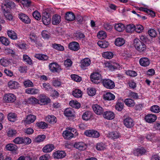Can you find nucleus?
Returning a JSON list of instances; mask_svg holds the SVG:
<instances>
[{
    "label": "nucleus",
    "mask_w": 160,
    "mask_h": 160,
    "mask_svg": "<svg viewBox=\"0 0 160 160\" xmlns=\"http://www.w3.org/2000/svg\"><path fill=\"white\" fill-rule=\"evenodd\" d=\"M134 46L136 49L140 52H143L146 49L145 44L137 38L135 39L134 41Z\"/></svg>",
    "instance_id": "nucleus-1"
},
{
    "label": "nucleus",
    "mask_w": 160,
    "mask_h": 160,
    "mask_svg": "<svg viewBox=\"0 0 160 160\" xmlns=\"http://www.w3.org/2000/svg\"><path fill=\"white\" fill-rule=\"evenodd\" d=\"M5 3L2 4V8L3 11H9L10 9L14 8L15 5L14 2L9 0H4Z\"/></svg>",
    "instance_id": "nucleus-2"
},
{
    "label": "nucleus",
    "mask_w": 160,
    "mask_h": 160,
    "mask_svg": "<svg viewBox=\"0 0 160 160\" xmlns=\"http://www.w3.org/2000/svg\"><path fill=\"white\" fill-rule=\"evenodd\" d=\"M102 83L103 86L107 89H112L115 86L114 82L109 79H103Z\"/></svg>",
    "instance_id": "nucleus-3"
},
{
    "label": "nucleus",
    "mask_w": 160,
    "mask_h": 160,
    "mask_svg": "<svg viewBox=\"0 0 160 160\" xmlns=\"http://www.w3.org/2000/svg\"><path fill=\"white\" fill-rule=\"evenodd\" d=\"M51 15L47 11L44 12L42 15V20L43 23L45 25H48L51 22Z\"/></svg>",
    "instance_id": "nucleus-4"
},
{
    "label": "nucleus",
    "mask_w": 160,
    "mask_h": 160,
    "mask_svg": "<svg viewBox=\"0 0 160 160\" xmlns=\"http://www.w3.org/2000/svg\"><path fill=\"white\" fill-rule=\"evenodd\" d=\"M49 67L50 70L53 72H59L61 70L60 66L55 62L50 63Z\"/></svg>",
    "instance_id": "nucleus-5"
},
{
    "label": "nucleus",
    "mask_w": 160,
    "mask_h": 160,
    "mask_svg": "<svg viewBox=\"0 0 160 160\" xmlns=\"http://www.w3.org/2000/svg\"><path fill=\"white\" fill-rule=\"evenodd\" d=\"M80 67L83 70L88 68V67L89 66L91 63V60L88 58H85L81 61Z\"/></svg>",
    "instance_id": "nucleus-6"
},
{
    "label": "nucleus",
    "mask_w": 160,
    "mask_h": 160,
    "mask_svg": "<svg viewBox=\"0 0 160 160\" xmlns=\"http://www.w3.org/2000/svg\"><path fill=\"white\" fill-rule=\"evenodd\" d=\"M90 78L92 82L95 83H98L101 78V76L98 73H94L91 75Z\"/></svg>",
    "instance_id": "nucleus-7"
},
{
    "label": "nucleus",
    "mask_w": 160,
    "mask_h": 160,
    "mask_svg": "<svg viewBox=\"0 0 160 160\" xmlns=\"http://www.w3.org/2000/svg\"><path fill=\"white\" fill-rule=\"evenodd\" d=\"M4 99L6 102H13L16 100L15 95L12 93L7 94L4 96Z\"/></svg>",
    "instance_id": "nucleus-8"
},
{
    "label": "nucleus",
    "mask_w": 160,
    "mask_h": 160,
    "mask_svg": "<svg viewBox=\"0 0 160 160\" xmlns=\"http://www.w3.org/2000/svg\"><path fill=\"white\" fill-rule=\"evenodd\" d=\"M68 46L69 49L74 51H78L80 48L79 43L75 41H72L70 42L69 43Z\"/></svg>",
    "instance_id": "nucleus-9"
},
{
    "label": "nucleus",
    "mask_w": 160,
    "mask_h": 160,
    "mask_svg": "<svg viewBox=\"0 0 160 160\" xmlns=\"http://www.w3.org/2000/svg\"><path fill=\"white\" fill-rule=\"evenodd\" d=\"M18 18L23 22L29 24L31 22V19L29 17L24 13L21 12L18 14Z\"/></svg>",
    "instance_id": "nucleus-10"
},
{
    "label": "nucleus",
    "mask_w": 160,
    "mask_h": 160,
    "mask_svg": "<svg viewBox=\"0 0 160 160\" xmlns=\"http://www.w3.org/2000/svg\"><path fill=\"white\" fill-rule=\"evenodd\" d=\"M124 125L127 128H131L134 125L133 119L131 118L128 117L125 118L123 121Z\"/></svg>",
    "instance_id": "nucleus-11"
},
{
    "label": "nucleus",
    "mask_w": 160,
    "mask_h": 160,
    "mask_svg": "<svg viewBox=\"0 0 160 160\" xmlns=\"http://www.w3.org/2000/svg\"><path fill=\"white\" fill-rule=\"evenodd\" d=\"M92 108L94 112L97 114L100 115L103 113V109L99 105L97 104L93 105Z\"/></svg>",
    "instance_id": "nucleus-12"
},
{
    "label": "nucleus",
    "mask_w": 160,
    "mask_h": 160,
    "mask_svg": "<svg viewBox=\"0 0 160 160\" xmlns=\"http://www.w3.org/2000/svg\"><path fill=\"white\" fill-rule=\"evenodd\" d=\"M74 147L80 150H84L86 149V144L82 142H76L74 145Z\"/></svg>",
    "instance_id": "nucleus-13"
},
{
    "label": "nucleus",
    "mask_w": 160,
    "mask_h": 160,
    "mask_svg": "<svg viewBox=\"0 0 160 160\" xmlns=\"http://www.w3.org/2000/svg\"><path fill=\"white\" fill-rule=\"evenodd\" d=\"M66 155L65 152L63 151H58L53 153V157L56 159L63 158L66 156Z\"/></svg>",
    "instance_id": "nucleus-14"
},
{
    "label": "nucleus",
    "mask_w": 160,
    "mask_h": 160,
    "mask_svg": "<svg viewBox=\"0 0 160 160\" xmlns=\"http://www.w3.org/2000/svg\"><path fill=\"white\" fill-rule=\"evenodd\" d=\"M36 119L35 116L32 115H28L26 118V119L24 121V123L25 124H28L33 122Z\"/></svg>",
    "instance_id": "nucleus-15"
},
{
    "label": "nucleus",
    "mask_w": 160,
    "mask_h": 160,
    "mask_svg": "<svg viewBox=\"0 0 160 160\" xmlns=\"http://www.w3.org/2000/svg\"><path fill=\"white\" fill-rule=\"evenodd\" d=\"M103 117L108 120H112L114 118L115 115L114 113L111 111H106L103 114Z\"/></svg>",
    "instance_id": "nucleus-16"
},
{
    "label": "nucleus",
    "mask_w": 160,
    "mask_h": 160,
    "mask_svg": "<svg viewBox=\"0 0 160 160\" xmlns=\"http://www.w3.org/2000/svg\"><path fill=\"white\" fill-rule=\"evenodd\" d=\"M50 100L49 98L45 96H41L39 100V104L41 105L47 104L50 102Z\"/></svg>",
    "instance_id": "nucleus-17"
},
{
    "label": "nucleus",
    "mask_w": 160,
    "mask_h": 160,
    "mask_svg": "<svg viewBox=\"0 0 160 160\" xmlns=\"http://www.w3.org/2000/svg\"><path fill=\"white\" fill-rule=\"evenodd\" d=\"M145 119L147 122L151 123L155 121L157 119V116L154 114H148L145 116Z\"/></svg>",
    "instance_id": "nucleus-18"
},
{
    "label": "nucleus",
    "mask_w": 160,
    "mask_h": 160,
    "mask_svg": "<svg viewBox=\"0 0 160 160\" xmlns=\"http://www.w3.org/2000/svg\"><path fill=\"white\" fill-rule=\"evenodd\" d=\"M139 63L142 67H147L150 63L149 59L147 58H142L139 60Z\"/></svg>",
    "instance_id": "nucleus-19"
},
{
    "label": "nucleus",
    "mask_w": 160,
    "mask_h": 160,
    "mask_svg": "<svg viewBox=\"0 0 160 160\" xmlns=\"http://www.w3.org/2000/svg\"><path fill=\"white\" fill-rule=\"evenodd\" d=\"M74 134L71 132L65 130L62 133L63 137L65 139H70L74 137Z\"/></svg>",
    "instance_id": "nucleus-20"
},
{
    "label": "nucleus",
    "mask_w": 160,
    "mask_h": 160,
    "mask_svg": "<svg viewBox=\"0 0 160 160\" xmlns=\"http://www.w3.org/2000/svg\"><path fill=\"white\" fill-rule=\"evenodd\" d=\"M54 148V146L52 144L46 145L42 148V151L46 153L51 152Z\"/></svg>",
    "instance_id": "nucleus-21"
},
{
    "label": "nucleus",
    "mask_w": 160,
    "mask_h": 160,
    "mask_svg": "<svg viewBox=\"0 0 160 160\" xmlns=\"http://www.w3.org/2000/svg\"><path fill=\"white\" fill-rule=\"evenodd\" d=\"M64 114L67 117H72L74 116V112L72 108H67L64 111Z\"/></svg>",
    "instance_id": "nucleus-22"
},
{
    "label": "nucleus",
    "mask_w": 160,
    "mask_h": 160,
    "mask_svg": "<svg viewBox=\"0 0 160 160\" xmlns=\"http://www.w3.org/2000/svg\"><path fill=\"white\" fill-rule=\"evenodd\" d=\"M65 19L68 21H71L74 20L75 18V17L73 13L68 12L66 13Z\"/></svg>",
    "instance_id": "nucleus-23"
},
{
    "label": "nucleus",
    "mask_w": 160,
    "mask_h": 160,
    "mask_svg": "<svg viewBox=\"0 0 160 160\" xmlns=\"http://www.w3.org/2000/svg\"><path fill=\"white\" fill-rule=\"evenodd\" d=\"M8 85V87L12 89H16L19 87L18 82L15 81H11L9 82Z\"/></svg>",
    "instance_id": "nucleus-24"
},
{
    "label": "nucleus",
    "mask_w": 160,
    "mask_h": 160,
    "mask_svg": "<svg viewBox=\"0 0 160 160\" xmlns=\"http://www.w3.org/2000/svg\"><path fill=\"white\" fill-rule=\"evenodd\" d=\"M108 137L113 139H114L120 137L121 134L117 132H112L108 134Z\"/></svg>",
    "instance_id": "nucleus-25"
},
{
    "label": "nucleus",
    "mask_w": 160,
    "mask_h": 160,
    "mask_svg": "<svg viewBox=\"0 0 160 160\" xmlns=\"http://www.w3.org/2000/svg\"><path fill=\"white\" fill-rule=\"evenodd\" d=\"M61 21L60 16L55 14L52 18V23L53 25H56L58 24Z\"/></svg>",
    "instance_id": "nucleus-26"
},
{
    "label": "nucleus",
    "mask_w": 160,
    "mask_h": 160,
    "mask_svg": "<svg viewBox=\"0 0 160 160\" xmlns=\"http://www.w3.org/2000/svg\"><path fill=\"white\" fill-rule=\"evenodd\" d=\"M146 152V151L145 149L142 147L137 148L136 150H134V154L135 155L137 156H139V155H142L143 154H144Z\"/></svg>",
    "instance_id": "nucleus-27"
},
{
    "label": "nucleus",
    "mask_w": 160,
    "mask_h": 160,
    "mask_svg": "<svg viewBox=\"0 0 160 160\" xmlns=\"http://www.w3.org/2000/svg\"><path fill=\"white\" fill-rule=\"evenodd\" d=\"M34 57L39 60L43 61H46L48 59V57L47 55L41 54H36Z\"/></svg>",
    "instance_id": "nucleus-28"
},
{
    "label": "nucleus",
    "mask_w": 160,
    "mask_h": 160,
    "mask_svg": "<svg viewBox=\"0 0 160 160\" xmlns=\"http://www.w3.org/2000/svg\"><path fill=\"white\" fill-rule=\"evenodd\" d=\"M125 104L129 107H133L135 104L134 100L131 98H127L124 100Z\"/></svg>",
    "instance_id": "nucleus-29"
},
{
    "label": "nucleus",
    "mask_w": 160,
    "mask_h": 160,
    "mask_svg": "<svg viewBox=\"0 0 160 160\" xmlns=\"http://www.w3.org/2000/svg\"><path fill=\"white\" fill-rule=\"evenodd\" d=\"M46 121L50 124H54L56 122V118L54 116L48 115L46 117Z\"/></svg>",
    "instance_id": "nucleus-30"
},
{
    "label": "nucleus",
    "mask_w": 160,
    "mask_h": 160,
    "mask_svg": "<svg viewBox=\"0 0 160 160\" xmlns=\"http://www.w3.org/2000/svg\"><path fill=\"white\" fill-rule=\"evenodd\" d=\"M103 98L106 100H112L115 99V96L113 94L110 92H107L105 94L103 95Z\"/></svg>",
    "instance_id": "nucleus-31"
},
{
    "label": "nucleus",
    "mask_w": 160,
    "mask_h": 160,
    "mask_svg": "<svg viewBox=\"0 0 160 160\" xmlns=\"http://www.w3.org/2000/svg\"><path fill=\"white\" fill-rule=\"evenodd\" d=\"M72 94L75 98H79L82 97V93L81 90L77 89L72 91Z\"/></svg>",
    "instance_id": "nucleus-32"
},
{
    "label": "nucleus",
    "mask_w": 160,
    "mask_h": 160,
    "mask_svg": "<svg viewBox=\"0 0 160 160\" xmlns=\"http://www.w3.org/2000/svg\"><path fill=\"white\" fill-rule=\"evenodd\" d=\"M125 43V40L122 38H118L115 40V44L118 46L120 47L123 45Z\"/></svg>",
    "instance_id": "nucleus-33"
},
{
    "label": "nucleus",
    "mask_w": 160,
    "mask_h": 160,
    "mask_svg": "<svg viewBox=\"0 0 160 160\" xmlns=\"http://www.w3.org/2000/svg\"><path fill=\"white\" fill-rule=\"evenodd\" d=\"M39 90L38 89L29 88L26 90L25 92L28 94H35L38 93Z\"/></svg>",
    "instance_id": "nucleus-34"
},
{
    "label": "nucleus",
    "mask_w": 160,
    "mask_h": 160,
    "mask_svg": "<svg viewBox=\"0 0 160 160\" xmlns=\"http://www.w3.org/2000/svg\"><path fill=\"white\" fill-rule=\"evenodd\" d=\"M69 105L73 108H79L80 107V104L77 101L72 100L70 102Z\"/></svg>",
    "instance_id": "nucleus-35"
},
{
    "label": "nucleus",
    "mask_w": 160,
    "mask_h": 160,
    "mask_svg": "<svg viewBox=\"0 0 160 160\" xmlns=\"http://www.w3.org/2000/svg\"><path fill=\"white\" fill-rule=\"evenodd\" d=\"M7 34L8 36L12 39L16 40L18 38L16 33L13 31H8Z\"/></svg>",
    "instance_id": "nucleus-36"
},
{
    "label": "nucleus",
    "mask_w": 160,
    "mask_h": 160,
    "mask_svg": "<svg viewBox=\"0 0 160 160\" xmlns=\"http://www.w3.org/2000/svg\"><path fill=\"white\" fill-rule=\"evenodd\" d=\"M92 116V114L90 112L86 111L84 112L82 115V119L86 121H87L90 119Z\"/></svg>",
    "instance_id": "nucleus-37"
},
{
    "label": "nucleus",
    "mask_w": 160,
    "mask_h": 160,
    "mask_svg": "<svg viewBox=\"0 0 160 160\" xmlns=\"http://www.w3.org/2000/svg\"><path fill=\"white\" fill-rule=\"evenodd\" d=\"M114 28L117 31L119 32H121L124 30L125 26L122 24L118 23L115 25Z\"/></svg>",
    "instance_id": "nucleus-38"
},
{
    "label": "nucleus",
    "mask_w": 160,
    "mask_h": 160,
    "mask_svg": "<svg viewBox=\"0 0 160 160\" xmlns=\"http://www.w3.org/2000/svg\"><path fill=\"white\" fill-rule=\"evenodd\" d=\"M8 117V120L11 122H14L17 119V115L14 113H9Z\"/></svg>",
    "instance_id": "nucleus-39"
},
{
    "label": "nucleus",
    "mask_w": 160,
    "mask_h": 160,
    "mask_svg": "<svg viewBox=\"0 0 160 160\" xmlns=\"http://www.w3.org/2000/svg\"><path fill=\"white\" fill-rule=\"evenodd\" d=\"M98 45L101 48H106L108 46V42L105 41H99L98 42Z\"/></svg>",
    "instance_id": "nucleus-40"
},
{
    "label": "nucleus",
    "mask_w": 160,
    "mask_h": 160,
    "mask_svg": "<svg viewBox=\"0 0 160 160\" xmlns=\"http://www.w3.org/2000/svg\"><path fill=\"white\" fill-rule=\"evenodd\" d=\"M6 147L8 150L12 151H16L17 149L16 145L11 143L7 145Z\"/></svg>",
    "instance_id": "nucleus-41"
},
{
    "label": "nucleus",
    "mask_w": 160,
    "mask_h": 160,
    "mask_svg": "<svg viewBox=\"0 0 160 160\" xmlns=\"http://www.w3.org/2000/svg\"><path fill=\"white\" fill-rule=\"evenodd\" d=\"M102 55V57L104 58L110 59L113 57V55L111 52H103Z\"/></svg>",
    "instance_id": "nucleus-42"
},
{
    "label": "nucleus",
    "mask_w": 160,
    "mask_h": 160,
    "mask_svg": "<svg viewBox=\"0 0 160 160\" xmlns=\"http://www.w3.org/2000/svg\"><path fill=\"white\" fill-rule=\"evenodd\" d=\"M125 29L128 32H132L135 30V25L132 24L127 25L126 26Z\"/></svg>",
    "instance_id": "nucleus-43"
},
{
    "label": "nucleus",
    "mask_w": 160,
    "mask_h": 160,
    "mask_svg": "<svg viewBox=\"0 0 160 160\" xmlns=\"http://www.w3.org/2000/svg\"><path fill=\"white\" fill-rule=\"evenodd\" d=\"M52 47L58 51H63L64 50L63 46L60 44H52Z\"/></svg>",
    "instance_id": "nucleus-44"
},
{
    "label": "nucleus",
    "mask_w": 160,
    "mask_h": 160,
    "mask_svg": "<svg viewBox=\"0 0 160 160\" xmlns=\"http://www.w3.org/2000/svg\"><path fill=\"white\" fill-rule=\"evenodd\" d=\"M106 146L102 142H100L97 144L96 148L98 151L103 150L106 149Z\"/></svg>",
    "instance_id": "nucleus-45"
},
{
    "label": "nucleus",
    "mask_w": 160,
    "mask_h": 160,
    "mask_svg": "<svg viewBox=\"0 0 160 160\" xmlns=\"http://www.w3.org/2000/svg\"><path fill=\"white\" fill-rule=\"evenodd\" d=\"M0 63L3 66L6 67L9 65L11 62L8 59L2 58L0 60Z\"/></svg>",
    "instance_id": "nucleus-46"
},
{
    "label": "nucleus",
    "mask_w": 160,
    "mask_h": 160,
    "mask_svg": "<svg viewBox=\"0 0 160 160\" xmlns=\"http://www.w3.org/2000/svg\"><path fill=\"white\" fill-rule=\"evenodd\" d=\"M36 125L39 128L42 129L46 128L48 127L47 124L46 122H38L36 123Z\"/></svg>",
    "instance_id": "nucleus-47"
},
{
    "label": "nucleus",
    "mask_w": 160,
    "mask_h": 160,
    "mask_svg": "<svg viewBox=\"0 0 160 160\" xmlns=\"http://www.w3.org/2000/svg\"><path fill=\"white\" fill-rule=\"evenodd\" d=\"M29 38L31 40V41L37 44V35L34 33L31 32L29 34Z\"/></svg>",
    "instance_id": "nucleus-48"
},
{
    "label": "nucleus",
    "mask_w": 160,
    "mask_h": 160,
    "mask_svg": "<svg viewBox=\"0 0 160 160\" xmlns=\"http://www.w3.org/2000/svg\"><path fill=\"white\" fill-rule=\"evenodd\" d=\"M0 41L5 46H8L10 44V42L8 40L4 37H0Z\"/></svg>",
    "instance_id": "nucleus-49"
},
{
    "label": "nucleus",
    "mask_w": 160,
    "mask_h": 160,
    "mask_svg": "<svg viewBox=\"0 0 160 160\" xmlns=\"http://www.w3.org/2000/svg\"><path fill=\"white\" fill-rule=\"evenodd\" d=\"M13 142L17 144H22L23 143V138L21 137H17L13 140Z\"/></svg>",
    "instance_id": "nucleus-50"
},
{
    "label": "nucleus",
    "mask_w": 160,
    "mask_h": 160,
    "mask_svg": "<svg viewBox=\"0 0 160 160\" xmlns=\"http://www.w3.org/2000/svg\"><path fill=\"white\" fill-rule=\"evenodd\" d=\"M124 104L123 102H118L115 106V108L118 111H121L123 108Z\"/></svg>",
    "instance_id": "nucleus-51"
},
{
    "label": "nucleus",
    "mask_w": 160,
    "mask_h": 160,
    "mask_svg": "<svg viewBox=\"0 0 160 160\" xmlns=\"http://www.w3.org/2000/svg\"><path fill=\"white\" fill-rule=\"evenodd\" d=\"M45 137V136L44 135H39L35 139V141L37 142H42L44 140Z\"/></svg>",
    "instance_id": "nucleus-52"
},
{
    "label": "nucleus",
    "mask_w": 160,
    "mask_h": 160,
    "mask_svg": "<svg viewBox=\"0 0 160 160\" xmlns=\"http://www.w3.org/2000/svg\"><path fill=\"white\" fill-rule=\"evenodd\" d=\"M3 12L4 16L7 19L9 20L12 19V16L9 12V11H3Z\"/></svg>",
    "instance_id": "nucleus-53"
},
{
    "label": "nucleus",
    "mask_w": 160,
    "mask_h": 160,
    "mask_svg": "<svg viewBox=\"0 0 160 160\" xmlns=\"http://www.w3.org/2000/svg\"><path fill=\"white\" fill-rule=\"evenodd\" d=\"M97 36L100 39H102L105 38L106 37V34L103 31H100L98 34Z\"/></svg>",
    "instance_id": "nucleus-54"
},
{
    "label": "nucleus",
    "mask_w": 160,
    "mask_h": 160,
    "mask_svg": "<svg viewBox=\"0 0 160 160\" xmlns=\"http://www.w3.org/2000/svg\"><path fill=\"white\" fill-rule=\"evenodd\" d=\"M151 111L155 113H158L160 112V108L157 105H154L151 108Z\"/></svg>",
    "instance_id": "nucleus-55"
},
{
    "label": "nucleus",
    "mask_w": 160,
    "mask_h": 160,
    "mask_svg": "<svg viewBox=\"0 0 160 160\" xmlns=\"http://www.w3.org/2000/svg\"><path fill=\"white\" fill-rule=\"evenodd\" d=\"M96 91L95 89L93 88H88L87 89V93L88 95L91 96L94 95L96 93Z\"/></svg>",
    "instance_id": "nucleus-56"
},
{
    "label": "nucleus",
    "mask_w": 160,
    "mask_h": 160,
    "mask_svg": "<svg viewBox=\"0 0 160 160\" xmlns=\"http://www.w3.org/2000/svg\"><path fill=\"white\" fill-rule=\"evenodd\" d=\"M23 59L24 61L26 62L29 65L32 64V60L30 58L26 55H24L23 56Z\"/></svg>",
    "instance_id": "nucleus-57"
},
{
    "label": "nucleus",
    "mask_w": 160,
    "mask_h": 160,
    "mask_svg": "<svg viewBox=\"0 0 160 160\" xmlns=\"http://www.w3.org/2000/svg\"><path fill=\"white\" fill-rule=\"evenodd\" d=\"M144 28L143 26L141 25H137L135 26V30L138 33H140L142 32Z\"/></svg>",
    "instance_id": "nucleus-58"
},
{
    "label": "nucleus",
    "mask_w": 160,
    "mask_h": 160,
    "mask_svg": "<svg viewBox=\"0 0 160 160\" xmlns=\"http://www.w3.org/2000/svg\"><path fill=\"white\" fill-rule=\"evenodd\" d=\"M28 101L29 103L32 104H39V100L34 97L29 98Z\"/></svg>",
    "instance_id": "nucleus-59"
},
{
    "label": "nucleus",
    "mask_w": 160,
    "mask_h": 160,
    "mask_svg": "<svg viewBox=\"0 0 160 160\" xmlns=\"http://www.w3.org/2000/svg\"><path fill=\"white\" fill-rule=\"evenodd\" d=\"M75 37L77 40H80L84 38H85V35L82 32H78L76 33Z\"/></svg>",
    "instance_id": "nucleus-60"
},
{
    "label": "nucleus",
    "mask_w": 160,
    "mask_h": 160,
    "mask_svg": "<svg viewBox=\"0 0 160 160\" xmlns=\"http://www.w3.org/2000/svg\"><path fill=\"white\" fill-rule=\"evenodd\" d=\"M17 133V131L15 130L9 129L7 132L8 136L9 137H12L14 136Z\"/></svg>",
    "instance_id": "nucleus-61"
},
{
    "label": "nucleus",
    "mask_w": 160,
    "mask_h": 160,
    "mask_svg": "<svg viewBox=\"0 0 160 160\" xmlns=\"http://www.w3.org/2000/svg\"><path fill=\"white\" fill-rule=\"evenodd\" d=\"M149 35L152 37H155L157 36V33L156 31L153 29H150L148 32Z\"/></svg>",
    "instance_id": "nucleus-62"
},
{
    "label": "nucleus",
    "mask_w": 160,
    "mask_h": 160,
    "mask_svg": "<svg viewBox=\"0 0 160 160\" xmlns=\"http://www.w3.org/2000/svg\"><path fill=\"white\" fill-rule=\"evenodd\" d=\"M126 73L127 75L132 77H135L137 75L136 72L133 70L127 71L126 72Z\"/></svg>",
    "instance_id": "nucleus-63"
},
{
    "label": "nucleus",
    "mask_w": 160,
    "mask_h": 160,
    "mask_svg": "<svg viewBox=\"0 0 160 160\" xmlns=\"http://www.w3.org/2000/svg\"><path fill=\"white\" fill-rule=\"evenodd\" d=\"M32 16L36 19L38 20L40 19L41 15L40 13L37 11H34L33 12Z\"/></svg>",
    "instance_id": "nucleus-64"
}]
</instances>
